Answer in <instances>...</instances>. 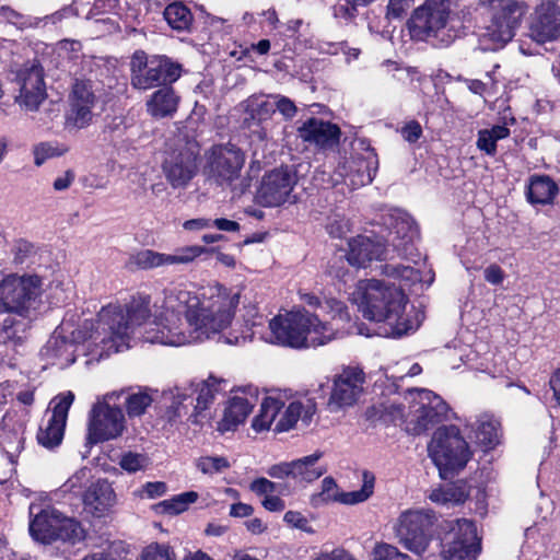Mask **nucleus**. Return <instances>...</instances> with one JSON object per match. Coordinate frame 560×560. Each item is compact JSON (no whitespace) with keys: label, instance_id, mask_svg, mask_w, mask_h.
I'll list each match as a JSON object with an SVG mask.
<instances>
[{"label":"nucleus","instance_id":"3","mask_svg":"<svg viewBox=\"0 0 560 560\" xmlns=\"http://www.w3.org/2000/svg\"><path fill=\"white\" fill-rule=\"evenodd\" d=\"M319 316L305 308L276 316L269 322L268 337L261 338L270 343L292 348L324 346L336 338L337 330Z\"/></svg>","mask_w":560,"mask_h":560},{"label":"nucleus","instance_id":"12","mask_svg":"<svg viewBox=\"0 0 560 560\" xmlns=\"http://www.w3.org/2000/svg\"><path fill=\"white\" fill-rule=\"evenodd\" d=\"M380 220L387 231L383 242L388 248V254L393 252L400 258L416 261V257H419L416 247L419 230L413 218L405 210L390 208L382 212Z\"/></svg>","mask_w":560,"mask_h":560},{"label":"nucleus","instance_id":"14","mask_svg":"<svg viewBox=\"0 0 560 560\" xmlns=\"http://www.w3.org/2000/svg\"><path fill=\"white\" fill-rule=\"evenodd\" d=\"M436 522L438 516L430 509L402 512L395 527L399 542L416 555L424 553L434 535Z\"/></svg>","mask_w":560,"mask_h":560},{"label":"nucleus","instance_id":"35","mask_svg":"<svg viewBox=\"0 0 560 560\" xmlns=\"http://www.w3.org/2000/svg\"><path fill=\"white\" fill-rule=\"evenodd\" d=\"M59 511L54 508L40 510L30 522V534L38 541L49 544L56 540Z\"/></svg>","mask_w":560,"mask_h":560},{"label":"nucleus","instance_id":"42","mask_svg":"<svg viewBox=\"0 0 560 560\" xmlns=\"http://www.w3.org/2000/svg\"><path fill=\"white\" fill-rule=\"evenodd\" d=\"M275 103L264 95H252L244 102L245 113L258 124L269 120L275 114Z\"/></svg>","mask_w":560,"mask_h":560},{"label":"nucleus","instance_id":"1","mask_svg":"<svg viewBox=\"0 0 560 560\" xmlns=\"http://www.w3.org/2000/svg\"><path fill=\"white\" fill-rule=\"evenodd\" d=\"M238 302L237 294L223 288L212 296L200 299L190 291L173 288L165 291L163 313L152 322L150 298L133 299L126 307L107 305L102 307L94 320V342L101 345V357L127 350L136 329L144 326L145 342L180 347L203 342L225 327Z\"/></svg>","mask_w":560,"mask_h":560},{"label":"nucleus","instance_id":"32","mask_svg":"<svg viewBox=\"0 0 560 560\" xmlns=\"http://www.w3.org/2000/svg\"><path fill=\"white\" fill-rule=\"evenodd\" d=\"M82 500L89 513L101 517L114 505L115 492L106 479H98L85 489Z\"/></svg>","mask_w":560,"mask_h":560},{"label":"nucleus","instance_id":"13","mask_svg":"<svg viewBox=\"0 0 560 560\" xmlns=\"http://www.w3.org/2000/svg\"><path fill=\"white\" fill-rule=\"evenodd\" d=\"M42 279L36 275L11 273L0 281V313L25 316L42 295Z\"/></svg>","mask_w":560,"mask_h":560},{"label":"nucleus","instance_id":"17","mask_svg":"<svg viewBox=\"0 0 560 560\" xmlns=\"http://www.w3.org/2000/svg\"><path fill=\"white\" fill-rule=\"evenodd\" d=\"M296 184L298 176L288 166L273 168L262 176L256 191V202L266 208L294 203L296 197L292 191Z\"/></svg>","mask_w":560,"mask_h":560},{"label":"nucleus","instance_id":"29","mask_svg":"<svg viewBox=\"0 0 560 560\" xmlns=\"http://www.w3.org/2000/svg\"><path fill=\"white\" fill-rule=\"evenodd\" d=\"M299 137L310 144H314L318 149L328 150L335 148L339 143L340 128L319 118H310L298 128Z\"/></svg>","mask_w":560,"mask_h":560},{"label":"nucleus","instance_id":"64","mask_svg":"<svg viewBox=\"0 0 560 560\" xmlns=\"http://www.w3.org/2000/svg\"><path fill=\"white\" fill-rule=\"evenodd\" d=\"M167 491V486L163 481L147 482L143 485L141 493L149 499L162 497Z\"/></svg>","mask_w":560,"mask_h":560},{"label":"nucleus","instance_id":"58","mask_svg":"<svg viewBox=\"0 0 560 560\" xmlns=\"http://www.w3.org/2000/svg\"><path fill=\"white\" fill-rule=\"evenodd\" d=\"M413 2L415 0H389L386 19L389 21L402 20L407 15Z\"/></svg>","mask_w":560,"mask_h":560},{"label":"nucleus","instance_id":"46","mask_svg":"<svg viewBox=\"0 0 560 560\" xmlns=\"http://www.w3.org/2000/svg\"><path fill=\"white\" fill-rule=\"evenodd\" d=\"M56 534V540L62 541L74 542L84 538V530L81 524L77 520L67 517L60 512Z\"/></svg>","mask_w":560,"mask_h":560},{"label":"nucleus","instance_id":"60","mask_svg":"<svg viewBox=\"0 0 560 560\" xmlns=\"http://www.w3.org/2000/svg\"><path fill=\"white\" fill-rule=\"evenodd\" d=\"M281 485L276 483L265 477L257 478L252 481L249 489L257 495H270L275 492H280Z\"/></svg>","mask_w":560,"mask_h":560},{"label":"nucleus","instance_id":"26","mask_svg":"<svg viewBox=\"0 0 560 560\" xmlns=\"http://www.w3.org/2000/svg\"><path fill=\"white\" fill-rule=\"evenodd\" d=\"M144 1L145 0H132V3H130L128 0H95L86 15V19H95L96 23L107 25L108 31L118 30L119 25L115 20L98 16L110 14L126 23L133 22L140 13L137 5Z\"/></svg>","mask_w":560,"mask_h":560},{"label":"nucleus","instance_id":"19","mask_svg":"<svg viewBox=\"0 0 560 560\" xmlns=\"http://www.w3.org/2000/svg\"><path fill=\"white\" fill-rule=\"evenodd\" d=\"M74 400L72 392H66L56 396L51 401V409L47 411L46 418L39 425L36 439L46 448L58 446L65 433L69 409Z\"/></svg>","mask_w":560,"mask_h":560},{"label":"nucleus","instance_id":"5","mask_svg":"<svg viewBox=\"0 0 560 560\" xmlns=\"http://www.w3.org/2000/svg\"><path fill=\"white\" fill-rule=\"evenodd\" d=\"M95 328L94 320L85 319L75 327L71 319L65 318L40 349V357L48 364L60 369L74 363L80 352L103 359L100 354L101 345L93 339Z\"/></svg>","mask_w":560,"mask_h":560},{"label":"nucleus","instance_id":"16","mask_svg":"<svg viewBox=\"0 0 560 560\" xmlns=\"http://www.w3.org/2000/svg\"><path fill=\"white\" fill-rule=\"evenodd\" d=\"M126 429L121 408L108 401L97 402L89 413L86 445L92 446L119 438Z\"/></svg>","mask_w":560,"mask_h":560},{"label":"nucleus","instance_id":"54","mask_svg":"<svg viewBox=\"0 0 560 560\" xmlns=\"http://www.w3.org/2000/svg\"><path fill=\"white\" fill-rule=\"evenodd\" d=\"M139 560H176V558L170 546L151 544L143 549Z\"/></svg>","mask_w":560,"mask_h":560},{"label":"nucleus","instance_id":"44","mask_svg":"<svg viewBox=\"0 0 560 560\" xmlns=\"http://www.w3.org/2000/svg\"><path fill=\"white\" fill-rule=\"evenodd\" d=\"M196 491H187L164 500L156 505V511L167 515H177L188 510L198 500Z\"/></svg>","mask_w":560,"mask_h":560},{"label":"nucleus","instance_id":"47","mask_svg":"<svg viewBox=\"0 0 560 560\" xmlns=\"http://www.w3.org/2000/svg\"><path fill=\"white\" fill-rule=\"evenodd\" d=\"M375 478L369 471L363 472V485L361 489L350 492H341L339 503L353 505L366 501L373 493Z\"/></svg>","mask_w":560,"mask_h":560},{"label":"nucleus","instance_id":"57","mask_svg":"<svg viewBox=\"0 0 560 560\" xmlns=\"http://www.w3.org/2000/svg\"><path fill=\"white\" fill-rule=\"evenodd\" d=\"M373 556L374 560H411L408 555L400 552L397 547L388 544L376 545Z\"/></svg>","mask_w":560,"mask_h":560},{"label":"nucleus","instance_id":"37","mask_svg":"<svg viewBox=\"0 0 560 560\" xmlns=\"http://www.w3.org/2000/svg\"><path fill=\"white\" fill-rule=\"evenodd\" d=\"M322 456V452H316L302 458L291 460V479L301 483H311L317 480L326 472L325 468L316 466Z\"/></svg>","mask_w":560,"mask_h":560},{"label":"nucleus","instance_id":"55","mask_svg":"<svg viewBox=\"0 0 560 560\" xmlns=\"http://www.w3.org/2000/svg\"><path fill=\"white\" fill-rule=\"evenodd\" d=\"M358 5L360 4L354 0H338L332 5V15L337 20L348 23L357 16Z\"/></svg>","mask_w":560,"mask_h":560},{"label":"nucleus","instance_id":"4","mask_svg":"<svg viewBox=\"0 0 560 560\" xmlns=\"http://www.w3.org/2000/svg\"><path fill=\"white\" fill-rule=\"evenodd\" d=\"M411 37L434 47H447L464 34V16L453 0H425L410 20Z\"/></svg>","mask_w":560,"mask_h":560},{"label":"nucleus","instance_id":"18","mask_svg":"<svg viewBox=\"0 0 560 560\" xmlns=\"http://www.w3.org/2000/svg\"><path fill=\"white\" fill-rule=\"evenodd\" d=\"M245 163L244 152L232 143L217 144L208 156V173L220 185L231 186L240 177Z\"/></svg>","mask_w":560,"mask_h":560},{"label":"nucleus","instance_id":"28","mask_svg":"<svg viewBox=\"0 0 560 560\" xmlns=\"http://www.w3.org/2000/svg\"><path fill=\"white\" fill-rule=\"evenodd\" d=\"M530 36L544 44L560 37V8L555 2L540 3L530 23Z\"/></svg>","mask_w":560,"mask_h":560},{"label":"nucleus","instance_id":"20","mask_svg":"<svg viewBox=\"0 0 560 560\" xmlns=\"http://www.w3.org/2000/svg\"><path fill=\"white\" fill-rule=\"evenodd\" d=\"M480 551L476 524L464 518L452 529L451 540L443 544L441 557L442 560H476Z\"/></svg>","mask_w":560,"mask_h":560},{"label":"nucleus","instance_id":"59","mask_svg":"<svg viewBox=\"0 0 560 560\" xmlns=\"http://www.w3.org/2000/svg\"><path fill=\"white\" fill-rule=\"evenodd\" d=\"M275 103V113L278 110L285 120H291L295 117L298 108L292 100L283 95L271 96Z\"/></svg>","mask_w":560,"mask_h":560},{"label":"nucleus","instance_id":"30","mask_svg":"<svg viewBox=\"0 0 560 560\" xmlns=\"http://www.w3.org/2000/svg\"><path fill=\"white\" fill-rule=\"evenodd\" d=\"M219 288H223L231 293L237 294L238 299L241 298L240 292L228 289L223 285L215 287V289L213 290V292H211V294L209 296L215 295L218 293ZM238 304H240V301L237 302L236 305H238ZM235 307H237V306H235ZM235 310L236 308L233 310V315H235ZM232 317H234V316H232ZM231 319H233V318H231ZM243 319L246 324V331H243L242 334H235V332L231 331L226 336L221 335V331L223 329H225L232 323V320H230V323L225 327H223L217 335H214L210 339H214L215 337H218L219 341H222L226 345H231V346L245 345L247 341H250L254 338V336L258 332L257 328L264 325L265 318L262 315H260L258 313L256 305L249 304V305L244 306Z\"/></svg>","mask_w":560,"mask_h":560},{"label":"nucleus","instance_id":"52","mask_svg":"<svg viewBox=\"0 0 560 560\" xmlns=\"http://www.w3.org/2000/svg\"><path fill=\"white\" fill-rule=\"evenodd\" d=\"M196 466L202 474L212 476L230 468V463L224 456H202Z\"/></svg>","mask_w":560,"mask_h":560},{"label":"nucleus","instance_id":"45","mask_svg":"<svg viewBox=\"0 0 560 560\" xmlns=\"http://www.w3.org/2000/svg\"><path fill=\"white\" fill-rule=\"evenodd\" d=\"M301 300L304 304L315 307L319 310L320 312H326L329 310V313H331V317H339L341 319L348 318V313L346 311V305L343 302L338 301L336 299L326 300L324 303L314 294L312 293H303L301 295Z\"/></svg>","mask_w":560,"mask_h":560},{"label":"nucleus","instance_id":"8","mask_svg":"<svg viewBox=\"0 0 560 560\" xmlns=\"http://www.w3.org/2000/svg\"><path fill=\"white\" fill-rule=\"evenodd\" d=\"M223 383L224 381L210 376L207 380L175 386L164 393V400L171 402L167 406L168 419L188 415L191 410L190 416L195 417L194 422H197V417L221 394Z\"/></svg>","mask_w":560,"mask_h":560},{"label":"nucleus","instance_id":"7","mask_svg":"<svg viewBox=\"0 0 560 560\" xmlns=\"http://www.w3.org/2000/svg\"><path fill=\"white\" fill-rule=\"evenodd\" d=\"M489 21L480 36L482 49L495 51L503 48L514 36L527 12L520 0H479Z\"/></svg>","mask_w":560,"mask_h":560},{"label":"nucleus","instance_id":"48","mask_svg":"<svg viewBox=\"0 0 560 560\" xmlns=\"http://www.w3.org/2000/svg\"><path fill=\"white\" fill-rule=\"evenodd\" d=\"M382 273L389 279L400 280L406 284H413L421 280L420 272L411 266L400 264H385Z\"/></svg>","mask_w":560,"mask_h":560},{"label":"nucleus","instance_id":"51","mask_svg":"<svg viewBox=\"0 0 560 560\" xmlns=\"http://www.w3.org/2000/svg\"><path fill=\"white\" fill-rule=\"evenodd\" d=\"M68 151V148L58 142H40L33 149L34 164L43 165L47 160L61 156Z\"/></svg>","mask_w":560,"mask_h":560},{"label":"nucleus","instance_id":"9","mask_svg":"<svg viewBox=\"0 0 560 560\" xmlns=\"http://www.w3.org/2000/svg\"><path fill=\"white\" fill-rule=\"evenodd\" d=\"M428 452L442 479H448L463 469L471 456L468 443L455 425L439 428L428 445Z\"/></svg>","mask_w":560,"mask_h":560},{"label":"nucleus","instance_id":"56","mask_svg":"<svg viewBox=\"0 0 560 560\" xmlns=\"http://www.w3.org/2000/svg\"><path fill=\"white\" fill-rule=\"evenodd\" d=\"M149 464L148 457L143 454L128 452L120 458V467L128 472H137L144 469Z\"/></svg>","mask_w":560,"mask_h":560},{"label":"nucleus","instance_id":"61","mask_svg":"<svg viewBox=\"0 0 560 560\" xmlns=\"http://www.w3.org/2000/svg\"><path fill=\"white\" fill-rule=\"evenodd\" d=\"M476 145L487 155L494 156L497 153V141L492 138V135L488 132V129L478 131Z\"/></svg>","mask_w":560,"mask_h":560},{"label":"nucleus","instance_id":"39","mask_svg":"<svg viewBox=\"0 0 560 560\" xmlns=\"http://www.w3.org/2000/svg\"><path fill=\"white\" fill-rule=\"evenodd\" d=\"M477 443L493 448L499 443L500 422L490 415H481L474 428Z\"/></svg>","mask_w":560,"mask_h":560},{"label":"nucleus","instance_id":"33","mask_svg":"<svg viewBox=\"0 0 560 560\" xmlns=\"http://www.w3.org/2000/svg\"><path fill=\"white\" fill-rule=\"evenodd\" d=\"M179 102L180 97L172 85H163L148 97L145 109L155 119L173 117L178 109Z\"/></svg>","mask_w":560,"mask_h":560},{"label":"nucleus","instance_id":"62","mask_svg":"<svg viewBox=\"0 0 560 560\" xmlns=\"http://www.w3.org/2000/svg\"><path fill=\"white\" fill-rule=\"evenodd\" d=\"M400 135L405 141L409 143H415L422 136V127L419 124V121L410 120L401 127Z\"/></svg>","mask_w":560,"mask_h":560},{"label":"nucleus","instance_id":"34","mask_svg":"<svg viewBox=\"0 0 560 560\" xmlns=\"http://www.w3.org/2000/svg\"><path fill=\"white\" fill-rule=\"evenodd\" d=\"M559 194L557 183L548 175H532L528 179L526 198L530 205H552Z\"/></svg>","mask_w":560,"mask_h":560},{"label":"nucleus","instance_id":"50","mask_svg":"<svg viewBox=\"0 0 560 560\" xmlns=\"http://www.w3.org/2000/svg\"><path fill=\"white\" fill-rule=\"evenodd\" d=\"M91 469L88 467L77 470L68 480L60 487L61 493H72L74 495H82L83 489L86 488L91 480Z\"/></svg>","mask_w":560,"mask_h":560},{"label":"nucleus","instance_id":"38","mask_svg":"<svg viewBox=\"0 0 560 560\" xmlns=\"http://www.w3.org/2000/svg\"><path fill=\"white\" fill-rule=\"evenodd\" d=\"M117 398H122L129 418L144 415L153 402L152 394L147 388H138L137 390L124 389L117 394Z\"/></svg>","mask_w":560,"mask_h":560},{"label":"nucleus","instance_id":"10","mask_svg":"<svg viewBox=\"0 0 560 560\" xmlns=\"http://www.w3.org/2000/svg\"><path fill=\"white\" fill-rule=\"evenodd\" d=\"M182 74V66L165 55H148L136 50L130 60V84L133 89L147 91L172 85Z\"/></svg>","mask_w":560,"mask_h":560},{"label":"nucleus","instance_id":"43","mask_svg":"<svg viewBox=\"0 0 560 560\" xmlns=\"http://www.w3.org/2000/svg\"><path fill=\"white\" fill-rule=\"evenodd\" d=\"M283 406V401L278 398L265 397L259 413L253 420V429L257 432L268 430Z\"/></svg>","mask_w":560,"mask_h":560},{"label":"nucleus","instance_id":"41","mask_svg":"<svg viewBox=\"0 0 560 560\" xmlns=\"http://www.w3.org/2000/svg\"><path fill=\"white\" fill-rule=\"evenodd\" d=\"M467 497L466 486L463 482H454L433 489L429 499L438 504L454 505L463 503Z\"/></svg>","mask_w":560,"mask_h":560},{"label":"nucleus","instance_id":"31","mask_svg":"<svg viewBox=\"0 0 560 560\" xmlns=\"http://www.w3.org/2000/svg\"><path fill=\"white\" fill-rule=\"evenodd\" d=\"M258 399V390L256 387L248 385L243 389H238L229 400V405L224 410L223 427L230 430L242 423L253 410Z\"/></svg>","mask_w":560,"mask_h":560},{"label":"nucleus","instance_id":"2","mask_svg":"<svg viewBox=\"0 0 560 560\" xmlns=\"http://www.w3.org/2000/svg\"><path fill=\"white\" fill-rule=\"evenodd\" d=\"M353 300L364 318L388 326L386 336L401 337L420 326L419 312L415 307L407 311V294L389 281L368 279L360 282L353 292Z\"/></svg>","mask_w":560,"mask_h":560},{"label":"nucleus","instance_id":"49","mask_svg":"<svg viewBox=\"0 0 560 560\" xmlns=\"http://www.w3.org/2000/svg\"><path fill=\"white\" fill-rule=\"evenodd\" d=\"M341 492L332 477H325L322 481V490L311 497V503L317 508L330 502H339Z\"/></svg>","mask_w":560,"mask_h":560},{"label":"nucleus","instance_id":"36","mask_svg":"<svg viewBox=\"0 0 560 560\" xmlns=\"http://www.w3.org/2000/svg\"><path fill=\"white\" fill-rule=\"evenodd\" d=\"M316 412V404L312 399L305 401H292L280 416L276 423L277 432L291 430L299 419L308 424L313 415Z\"/></svg>","mask_w":560,"mask_h":560},{"label":"nucleus","instance_id":"15","mask_svg":"<svg viewBox=\"0 0 560 560\" xmlns=\"http://www.w3.org/2000/svg\"><path fill=\"white\" fill-rule=\"evenodd\" d=\"M101 100L100 89L92 80L74 79L68 95L66 125L84 129L93 122Z\"/></svg>","mask_w":560,"mask_h":560},{"label":"nucleus","instance_id":"6","mask_svg":"<svg viewBox=\"0 0 560 560\" xmlns=\"http://www.w3.org/2000/svg\"><path fill=\"white\" fill-rule=\"evenodd\" d=\"M409 411L399 404L385 407L393 421L405 418L406 430L412 435H420L434 425L448 419V405L435 393L429 389H412L409 392Z\"/></svg>","mask_w":560,"mask_h":560},{"label":"nucleus","instance_id":"21","mask_svg":"<svg viewBox=\"0 0 560 560\" xmlns=\"http://www.w3.org/2000/svg\"><path fill=\"white\" fill-rule=\"evenodd\" d=\"M20 94L16 102L26 110L35 112L46 98L44 70L39 63H26L16 74Z\"/></svg>","mask_w":560,"mask_h":560},{"label":"nucleus","instance_id":"25","mask_svg":"<svg viewBox=\"0 0 560 560\" xmlns=\"http://www.w3.org/2000/svg\"><path fill=\"white\" fill-rule=\"evenodd\" d=\"M207 249L201 246H186L176 249L174 254L158 253L152 249H142L130 256V265L139 269H153L166 265L189 264Z\"/></svg>","mask_w":560,"mask_h":560},{"label":"nucleus","instance_id":"22","mask_svg":"<svg viewBox=\"0 0 560 560\" xmlns=\"http://www.w3.org/2000/svg\"><path fill=\"white\" fill-rule=\"evenodd\" d=\"M365 375L358 366H348L336 375L329 398L331 409L354 405L363 390Z\"/></svg>","mask_w":560,"mask_h":560},{"label":"nucleus","instance_id":"11","mask_svg":"<svg viewBox=\"0 0 560 560\" xmlns=\"http://www.w3.org/2000/svg\"><path fill=\"white\" fill-rule=\"evenodd\" d=\"M378 170V158L368 139H357L353 153L340 162L330 176L331 186L345 183L351 189H357L373 182Z\"/></svg>","mask_w":560,"mask_h":560},{"label":"nucleus","instance_id":"40","mask_svg":"<svg viewBox=\"0 0 560 560\" xmlns=\"http://www.w3.org/2000/svg\"><path fill=\"white\" fill-rule=\"evenodd\" d=\"M163 15L168 26L176 32H189L192 26V13L182 1L170 3L164 9Z\"/></svg>","mask_w":560,"mask_h":560},{"label":"nucleus","instance_id":"53","mask_svg":"<svg viewBox=\"0 0 560 560\" xmlns=\"http://www.w3.org/2000/svg\"><path fill=\"white\" fill-rule=\"evenodd\" d=\"M326 230L331 237L342 238L351 231V222L345 215L335 213L328 218Z\"/></svg>","mask_w":560,"mask_h":560},{"label":"nucleus","instance_id":"63","mask_svg":"<svg viewBox=\"0 0 560 560\" xmlns=\"http://www.w3.org/2000/svg\"><path fill=\"white\" fill-rule=\"evenodd\" d=\"M283 521L293 528L307 533L312 532L307 518L300 512L288 511L283 516Z\"/></svg>","mask_w":560,"mask_h":560},{"label":"nucleus","instance_id":"23","mask_svg":"<svg viewBox=\"0 0 560 560\" xmlns=\"http://www.w3.org/2000/svg\"><path fill=\"white\" fill-rule=\"evenodd\" d=\"M162 172L172 188L184 189L198 172L197 158L187 149L170 152L162 163Z\"/></svg>","mask_w":560,"mask_h":560},{"label":"nucleus","instance_id":"27","mask_svg":"<svg viewBox=\"0 0 560 560\" xmlns=\"http://www.w3.org/2000/svg\"><path fill=\"white\" fill-rule=\"evenodd\" d=\"M348 246L347 261L357 268H365L372 260L394 257L388 254L383 240L376 236L358 235L349 240Z\"/></svg>","mask_w":560,"mask_h":560},{"label":"nucleus","instance_id":"24","mask_svg":"<svg viewBox=\"0 0 560 560\" xmlns=\"http://www.w3.org/2000/svg\"><path fill=\"white\" fill-rule=\"evenodd\" d=\"M26 423L27 412L25 410L8 411L0 422V447L11 464L16 463L19 454L24 448Z\"/></svg>","mask_w":560,"mask_h":560}]
</instances>
